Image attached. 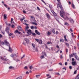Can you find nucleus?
<instances>
[{"instance_id":"1","label":"nucleus","mask_w":79,"mask_h":79,"mask_svg":"<svg viewBox=\"0 0 79 79\" xmlns=\"http://www.w3.org/2000/svg\"><path fill=\"white\" fill-rule=\"evenodd\" d=\"M0 59L4 61H8L9 63H10V60L8 59H6V56H4L3 57L2 56H0Z\"/></svg>"},{"instance_id":"2","label":"nucleus","mask_w":79,"mask_h":79,"mask_svg":"<svg viewBox=\"0 0 79 79\" xmlns=\"http://www.w3.org/2000/svg\"><path fill=\"white\" fill-rule=\"evenodd\" d=\"M4 42L5 44L7 45V46H10V43L7 41V40H4Z\"/></svg>"},{"instance_id":"3","label":"nucleus","mask_w":79,"mask_h":79,"mask_svg":"<svg viewBox=\"0 0 79 79\" xmlns=\"http://www.w3.org/2000/svg\"><path fill=\"white\" fill-rule=\"evenodd\" d=\"M15 56L16 57H18V53H17L16 54H12L10 55V56H11V57H12V58H13V57Z\"/></svg>"},{"instance_id":"4","label":"nucleus","mask_w":79,"mask_h":79,"mask_svg":"<svg viewBox=\"0 0 79 79\" xmlns=\"http://www.w3.org/2000/svg\"><path fill=\"white\" fill-rule=\"evenodd\" d=\"M58 7H59L61 10H63V7L61 5L58 4L57 7V8H58Z\"/></svg>"},{"instance_id":"5","label":"nucleus","mask_w":79,"mask_h":79,"mask_svg":"<svg viewBox=\"0 0 79 79\" xmlns=\"http://www.w3.org/2000/svg\"><path fill=\"white\" fill-rule=\"evenodd\" d=\"M5 31L6 32H7L8 34H10V32H9V31H10V28H8V27H7L6 28Z\"/></svg>"},{"instance_id":"6","label":"nucleus","mask_w":79,"mask_h":79,"mask_svg":"<svg viewBox=\"0 0 79 79\" xmlns=\"http://www.w3.org/2000/svg\"><path fill=\"white\" fill-rule=\"evenodd\" d=\"M27 32V33L28 34H31L32 33V32L31 29L28 30Z\"/></svg>"},{"instance_id":"7","label":"nucleus","mask_w":79,"mask_h":79,"mask_svg":"<svg viewBox=\"0 0 79 79\" xmlns=\"http://www.w3.org/2000/svg\"><path fill=\"white\" fill-rule=\"evenodd\" d=\"M46 17H47V18L48 19H50V15H49L48 13H46Z\"/></svg>"},{"instance_id":"8","label":"nucleus","mask_w":79,"mask_h":79,"mask_svg":"<svg viewBox=\"0 0 79 79\" xmlns=\"http://www.w3.org/2000/svg\"><path fill=\"white\" fill-rule=\"evenodd\" d=\"M2 63H3V64H6V63H8L10 62L8 61V60H2Z\"/></svg>"},{"instance_id":"9","label":"nucleus","mask_w":79,"mask_h":79,"mask_svg":"<svg viewBox=\"0 0 79 79\" xmlns=\"http://www.w3.org/2000/svg\"><path fill=\"white\" fill-rule=\"evenodd\" d=\"M69 20L70 21V23H72L73 24V23H74V20H73V19H71V18H70L69 19Z\"/></svg>"},{"instance_id":"10","label":"nucleus","mask_w":79,"mask_h":79,"mask_svg":"<svg viewBox=\"0 0 79 79\" xmlns=\"http://www.w3.org/2000/svg\"><path fill=\"white\" fill-rule=\"evenodd\" d=\"M24 40L25 41H26V43H27V44H29V40L27 38H25L24 39Z\"/></svg>"},{"instance_id":"11","label":"nucleus","mask_w":79,"mask_h":79,"mask_svg":"<svg viewBox=\"0 0 79 79\" xmlns=\"http://www.w3.org/2000/svg\"><path fill=\"white\" fill-rule=\"evenodd\" d=\"M72 64L73 66H75L76 65H77V63L75 61L72 62Z\"/></svg>"},{"instance_id":"12","label":"nucleus","mask_w":79,"mask_h":79,"mask_svg":"<svg viewBox=\"0 0 79 79\" xmlns=\"http://www.w3.org/2000/svg\"><path fill=\"white\" fill-rule=\"evenodd\" d=\"M73 56H75V58L76 59V60H77V58H78V56L77 55V54H76V53H73Z\"/></svg>"},{"instance_id":"13","label":"nucleus","mask_w":79,"mask_h":79,"mask_svg":"<svg viewBox=\"0 0 79 79\" xmlns=\"http://www.w3.org/2000/svg\"><path fill=\"white\" fill-rule=\"evenodd\" d=\"M35 32L36 34H37V35H40V33L39 31H38L37 30H36L35 31Z\"/></svg>"},{"instance_id":"14","label":"nucleus","mask_w":79,"mask_h":79,"mask_svg":"<svg viewBox=\"0 0 79 79\" xmlns=\"http://www.w3.org/2000/svg\"><path fill=\"white\" fill-rule=\"evenodd\" d=\"M5 45V42L2 41L1 43L0 46H1V47L3 48H4L2 46V45Z\"/></svg>"},{"instance_id":"15","label":"nucleus","mask_w":79,"mask_h":79,"mask_svg":"<svg viewBox=\"0 0 79 79\" xmlns=\"http://www.w3.org/2000/svg\"><path fill=\"white\" fill-rule=\"evenodd\" d=\"M27 27H25V31L26 32L27 31L28 29L29 28V27H28V25L26 26Z\"/></svg>"},{"instance_id":"16","label":"nucleus","mask_w":79,"mask_h":79,"mask_svg":"<svg viewBox=\"0 0 79 79\" xmlns=\"http://www.w3.org/2000/svg\"><path fill=\"white\" fill-rule=\"evenodd\" d=\"M46 76L47 77L49 76L48 78H47V79H50V78H51V77H52V76H50V75L49 74H47Z\"/></svg>"},{"instance_id":"17","label":"nucleus","mask_w":79,"mask_h":79,"mask_svg":"<svg viewBox=\"0 0 79 79\" xmlns=\"http://www.w3.org/2000/svg\"><path fill=\"white\" fill-rule=\"evenodd\" d=\"M18 28L19 31H22V30H23V28H22V27L20 26L18 27Z\"/></svg>"},{"instance_id":"18","label":"nucleus","mask_w":79,"mask_h":79,"mask_svg":"<svg viewBox=\"0 0 79 79\" xmlns=\"http://www.w3.org/2000/svg\"><path fill=\"white\" fill-rule=\"evenodd\" d=\"M13 60H15L16 61V62H18V61H20V60H19V59H15V58H13Z\"/></svg>"},{"instance_id":"19","label":"nucleus","mask_w":79,"mask_h":79,"mask_svg":"<svg viewBox=\"0 0 79 79\" xmlns=\"http://www.w3.org/2000/svg\"><path fill=\"white\" fill-rule=\"evenodd\" d=\"M64 26H66V25L67 26H69V24L68 23H67V22H65L64 24Z\"/></svg>"},{"instance_id":"20","label":"nucleus","mask_w":79,"mask_h":79,"mask_svg":"<svg viewBox=\"0 0 79 79\" xmlns=\"http://www.w3.org/2000/svg\"><path fill=\"white\" fill-rule=\"evenodd\" d=\"M9 69H14V67L10 66L9 67Z\"/></svg>"},{"instance_id":"21","label":"nucleus","mask_w":79,"mask_h":79,"mask_svg":"<svg viewBox=\"0 0 79 79\" xmlns=\"http://www.w3.org/2000/svg\"><path fill=\"white\" fill-rule=\"evenodd\" d=\"M47 44H52V43L51 41H48L47 43Z\"/></svg>"},{"instance_id":"22","label":"nucleus","mask_w":79,"mask_h":79,"mask_svg":"<svg viewBox=\"0 0 79 79\" xmlns=\"http://www.w3.org/2000/svg\"><path fill=\"white\" fill-rule=\"evenodd\" d=\"M24 19H25V18L23 17V19H20V21L21 22H23V20H24Z\"/></svg>"},{"instance_id":"23","label":"nucleus","mask_w":79,"mask_h":79,"mask_svg":"<svg viewBox=\"0 0 79 79\" xmlns=\"http://www.w3.org/2000/svg\"><path fill=\"white\" fill-rule=\"evenodd\" d=\"M4 18L5 19H6L7 18V17H6V15H5V14H4Z\"/></svg>"},{"instance_id":"24","label":"nucleus","mask_w":79,"mask_h":79,"mask_svg":"<svg viewBox=\"0 0 79 79\" xmlns=\"http://www.w3.org/2000/svg\"><path fill=\"white\" fill-rule=\"evenodd\" d=\"M13 33H10L8 34V35H9V36H11V35H13Z\"/></svg>"},{"instance_id":"25","label":"nucleus","mask_w":79,"mask_h":79,"mask_svg":"<svg viewBox=\"0 0 79 79\" xmlns=\"http://www.w3.org/2000/svg\"><path fill=\"white\" fill-rule=\"evenodd\" d=\"M66 36L64 35V40L65 41H67V39H66Z\"/></svg>"},{"instance_id":"26","label":"nucleus","mask_w":79,"mask_h":79,"mask_svg":"<svg viewBox=\"0 0 79 79\" xmlns=\"http://www.w3.org/2000/svg\"><path fill=\"white\" fill-rule=\"evenodd\" d=\"M9 51H10V52H11L12 50L11 49V48H10V45H9Z\"/></svg>"},{"instance_id":"27","label":"nucleus","mask_w":79,"mask_h":79,"mask_svg":"<svg viewBox=\"0 0 79 79\" xmlns=\"http://www.w3.org/2000/svg\"><path fill=\"white\" fill-rule=\"evenodd\" d=\"M22 79V76H20L18 77L16 79Z\"/></svg>"},{"instance_id":"28","label":"nucleus","mask_w":79,"mask_h":79,"mask_svg":"<svg viewBox=\"0 0 79 79\" xmlns=\"http://www.w3.org/2000/svg\"><path fill=\"white\" fill-rule=\"evenodd\" d=\"M60 42H64V40L63 39H60Z\"/></svg>"},{"instance_id":"29","label":"nucleus","mask_w":79,"mask_h":79,"mask_svg":"<svg viewBox=\"0 0 79 79\" xmlns=\"http://www.w3.org/2000/svg\"><path fill=\"white\" fill-rule=\"evenodd\" d=\"M51 34V32H50L49 31H48L47 33L48 35H50Z\"/></svg>"},{"instance_id":"30","label":"nucleus","mask_w":79,"mask_h":79,"mask_svg":"<svg viewBox=\"0 0 79 79\" xmlns=\"http://www.w3.org/2000/svg\"><path fill=\"white\" fill-rule=\"evenodd\" d=\"M1 32H2V34H3L4 35L5 34V31H1Z\"/></svg>"},{"instance_id":"31","label":"nucleus","mask_w":79,"mask_h":79,"mask_svg":"<svg viewBox=\"0 0 79 79\" xmlns=\"http://www.w3.org/2000/svg\"><path fill=\"white\" fill-rule=\"evenodd\" d=\"M40 75H36V76L37 78H39L40 77Z\"/></svg>"},{"instance_id":"32","label":"nucleus","mask_w":79,"mask_h":79,"mask_svg":"<svg viewBox=\"0 0 79 79\" xmlns=\"http://www.w3.org/2000/svg\"><path fill=\"white\" fill-rule=\"evenodd\" d=\"M29 68H30V69H32L33 68V67H32V65L30 66Z\"/></svg>"},{"instance_id":"33","label":"nucleus","mask_w":79,"mask_h":79,"mask_svg":"<svg viewBox=\"0 0 79 79\" xmlns=\"http://www.w3.org/2000/svg\"><path fill=\"white\" fill-rule=\"evenodd\" d=\"M39 43L40 44H42V40H40L39 41Z\"/></svg>"},{"instance_id":"34","label":"nucleus","mask_w":79,"mask_h":79,"mask_svg":"<svg viewBox=\"0 0 79 79\" xmlns=\"http://www.w3.org/2000/svg\"><path fill=\"white\" fill-rule=\"evenodd\" d=\"M52 33L53 34H55V29H53L52 30Z\"/></svg>"},{"instance_id":"35","label":"nucleus","mask_w":79,"mask_h":79,"mask_svg":"<svg viewBox=\"0 0 79 79\" xmlns=\"http://www.w3.org/2000/svg\"><path fill=\"white\" fill-rule=\"evenodd\" d=\"M49 8H50V10L52 9V5H49Z\"/></svg>"},{"instance_id":"36","label":"nucleus","mask_w":79,"mask_h":79,"mask_svg":"<svg viewBox=\"0 0 79 79\" xmlns=\"http://www.w3.org/2000/svg\"><path fill=\"white\" fill-rule=\"evenodd\" d=\"M34 26H31V29H34Z\"/></svg>"},{"instance_id":"37","label":"nucleus","mask_w":79,"mask_h":79,"mask_svg":"<svg viewBox=\"0 0 79 79\" xmlns=\"http://www.w3.org/2000/svg\"><path fill=\"white\" fill-rule=\"evenodd\" d=\"M60 16H61L62 18H64V16L62 14H60Z\"/></svg>"},{"instance_id":"38","label":"nucleus","mask_w":79,"mask_h":79,"mask_svg":"<svg viewBox=\"0 0 79 79\" xmlns=\"http://www.w3.org/2000/svg\"><path fill=\"white\" fill-rule=\"evenodd\" d=\"M72 7H73V8H75V6H74V4H72Z\"/></svg>"},{"instance_id":"39","label":"nucleus","mask_w":79,"mask_h":79,"mask_svg":"<svg viewBox=\"0 0 79 79\" xmlns=\"http://www.w3.org/2000/svg\"><path fill=\"white\" fill-rule=\"evenodd\" d=\"M32 46H33V48H35V44L33 43H32Z\"/></svg>"},{"instance_id":"40","label":"nucleus","mask_w":79,"mask_h":79,"mask_svg":"<svg viewBox=\"0 0 79 79\" xmlns=\"http://www.w3.org/2000/svg\"><path fill=\"white\" fill-rule=\"evenodd\" d=\"M18 32H19V31H18V30H16L15 32V33H18Z\"/></svg>"},{"instance_id":"41","label":"nucleus","mask_w":79,"mask_h":79,"mask_svg":"<svg viewBox=\"0 0 79 79\" xmlns=\"http://www.w3.org/2000/svg\"><path fill=\"white\" fill-rule=\"evenodd\" d=\"M66 44L68 47H69V44L66 43Z\"/></svg>"},{"instance_id":"42","label":"nucleus","mask_w":79,"mask_h":79,"mask_svg":"<svg viewBox=\"0 0 79 79\" xmlns=\"http://www.w3.org/2000/svg\"><path fill=\"white\" fill-rule=\"evenodd\" d=\"M32 35H33L34 36H35L36 35V34L35 33H32Z\"/></svg>"},{"instance_id":"43","label":"nucleus","mask_w":79,"mask_h":79,"mask_svg":"<svg viewBox=\"0 0 79 79\" xmlns=\"http://www.w3.org/2000/svg\"><path fill=\"white\" fill-rule=\"evenodd\" d=\"M60 59H62L63 58V56L62 55H60Z\"/></svg>"},{"instance_id":"44","label":"nucleus","mask_w":79,"mask_h":79,"mask_svg":"<svg viewBox=\"0 0 79 79\" xmlns=\"http://www.w3.org/2000/svg\"><path fill=\"white\" fill-rule=\"evenodd\" d=\"M35 40H36V42H39L40 41V40L38 39H36Z\"/></svg>"},{"instance_id":"45","label":"nucleus","mask_w":79,"mask_h":79,"mask_svg":"<svg viewBox=\"0 0 79 79\" xmlns=\"http://www.w3.org/2000/svg\"><path fill=\"white\" fill-rule=\"evenodd\" d=\"M15 27V25H14L13 24L12 25V26H11L12 28H14V27Z\"/></svg>"},{"instance_id":"46","label":"nucleus","mask_w":79,"mask_h":79,"mask_svg":"<svg viewBox=\"0 0 79 79\" xmlns=\"http://www.w3.org/2000/svg\"><path fill=\"white\" fill-rule=\"evenodd\" d=\"M4 5L6 8H7L8 7L7 5H6L5 4H4Z\"/></svg>"},{"instance_id":"47","label":"nucleus","mask_w":79,"mask_h":79,"mask_svg":"<svg viewBox=\"0 0 79 79\" xmlns=\"http://www.w3.org/2000/svg\"><path fill=\"white\" fill-rule=\"evenodd\" d=\"M24 57H25V55H24L22 56V57H21V60H22V59H23V58H24Z\"/></svg>"},{"instance_id":"48","label":"nucleus","mask_w":79,"mask_h":79,"mask_svg":"<svg viewBox=\"0 0 79 79\" xmlns=\"http://www.w3.org/2000/svg\"><path fill=\"white\" fill-rule=\"evenodd\" d=\"M51 10V12L52 13H53L55 12H54V11L52 10V9H50Z\"/></svg>"},{"instance_id":"49","label":"nucleus","mask_w":79,"mask_h":79,"mask_svg":"<svg viewBox=\"0 0 79 79\" xmlns=\"http://www.w3.org/2000/svg\"><path fill=\"white\" fill-rule=\"evenodd\" d=\"M54 15V16H57V14L55 13V12L53 14Z\"/></svg>"},{"instance_id":"50","label":"nucleus","mask_w":79,"mask_h":79,"mask_svg":"<svg viewBox=\"0 0 79 79\" xmlns=\"http://www.w3.org/2000/svg\"><path fill=\"white\" fill-rule=\"evenodd\" d=\"M65 51L66 53L68 52V49L67 48L65 49Z\"/></svg>"},{"instance_id":"51","label":"nucleus","mask_w":79,"mask_h":79,"mask_svg":"<svg viewBox=\"0 0 79 79\" xmlns=\"http://www.w3.org/2000/svg\"><path fill=\"white\" fill-rule=\"evenodd\" d=\"M56 47L57 48H58L59 49H60V47H59V46H58V44H57Z\"/></svg>"},{"instance_id":"52","label":"nucleus","mask_w":79,"mask_h":79,"mask_svg":"<svg viewBox=\"0 0 79 79\" xmlns=\"http://www.w3.org/2000/svg\"><path fill=\"white\" fill-rule=\"evenodd\" d=\"M40 58L41 59H43V58H44V56H41Z\"/></svg>"},{"instance_id":"53","label":"nucleus","mask_w":79,"mask_h":79,"mask_svg":"<svg viewBox=\"0 0 79 79\" xmlns=\"http://www.w3.org/2000/svg\"><path fill=\"white\" fill-rule=\"evenodd\" d=\"M37 10H38L39 11L40 10V8H39V7H37Z\"/></svg>"},{"instance_id":"54","label":"nucleus","mask_w":79,"mask_h":79,"mask_svg":"<svg viewBox=\"0 0 79 79\" xmlns=\"http://www.w3.org/2000/svg\"><path fill=\"white\" fill-rule=\"evenodd\" d=\"M71 35L73 37H74V34H73V33H71Z\"/></svg>"},{"instance_id":"55","label":"nucleus","mask_w":79,"mask_h":79,"mask_svg":"<svg viewBox=\"0 0 79 79\" xmlns=\"http://www.w3.org/2000/svg\"><path fill=\"white\" fill-rule=\"evenodd\" d=\"M70 31H71V32H73V31L72 30V28H70L69 29Z\"/></svg>"},{"instance_id":"56","label":"nucleus","mask_w":79,"mask_h":79,"mask_svg":"<svg viewBox=\"0 0 79 79\" xmlns=\"http://www.w3.org/2000/svg\"><path fill=\"white\" fill-rule=\"evenodd\" d=\"M65 66H67L68 65V62H65Z\"/></svg>"},{"instance_id":"57","label":"nucleus","mask_w":79,"mask_h":79,"mask_svg":"<svg viewBox=\"0 0 79 79\" xmlns=\"http://www.w3.org/2000/svg\"><path fill=\"white\" fill-rule=\"evenodd\" d=\"M69 68L70 69H72V66H69Z\"/></svg>"},{"instance_id":"58","label":"nucleus","mask_w":79,"mask_h":79,"mask_svg":"<svg viewBox=\"0 0 79 79\" xmlns=\"http://www.w3.org/2000/svg\"><path fill=\"white\" fill-rule=\"evenodd\" d=\"M64 12H63V11H60V14H63V13Z\"/></svg>"},{"instance_id":"59","label":"nucleus","mask_w":79,"mask_h":79,"mask_svg":"<svg viewBox=\"0 0 79 79\" xmlns=\"http://www.w3.org/2000/svg\"><path fill=\"white\" fill-rule=\"evenodd\" d=\"M75 79H79V77L77 76L76 77Z\"/></svg>"},{"instance_id":"60","label":"nucleus","mask_w":79,"mask_h":79,"mask_svg":"<svg viewBox=\"0 0 79 79\" xmlns=\"http://www.w3.org/2000/svg\"><path fill=\"white\" fill-rule=\"evenodd\" d=\"M77 70H76L74 72V74H76V73H77Z\"/></svg>"},{"instance_id":"61","label":"nucleus","mask_w":79,"mask_h":79,"mask_svg":"<svg viewBox=\"0 0 79 79\" xmlns=\"http://www.w3.org/2000/svg\"><path fill=\"white\" fill-rule=\"evenodd\" d=\"M41 0V1L42 2L44 3L45 4V5H46V3H45V2H44V0Z\"/></svg>"},{"instance_id":"62","label":"nucleus","mask_w":79,"mask_h":79,"mask_svg":"<svg viewBox=\"0 0 79 79\" xmlns=\"http://www.w3.org/2000/svg\"><path fill=\"white\" fill-rule=\"evenodd\" d=\"M57 1V2H58L59 3H60V0H56Z\"/></svg>"},{"instance_id":"63","label":"nucleus","mask_w":79,"mask_h":79,"mask_svg":"<svg viewBox=\"0 0 79 79\" xmlns=\"http://www.w3.org/2000/svg\"><path fill=\"white\" fill-rule=\"evenodd\" d=\"M62 69H65V70H66V67H64Z\"/></svg>"},{"instance_id":"64","label":"nucleus","mask_w":79,"mask_h":79,"mask_svg":"<svg viewBox=\"0 0 79 79\" xmlns=\"http://www.w3.org/2000/svg\"><path fill=\"white\" fill-rule=\"evenodd\" d=\"M23 11V13H25V14H26V12L25 10H24Z\"/></svg>"}]
</instances>
